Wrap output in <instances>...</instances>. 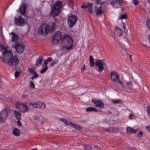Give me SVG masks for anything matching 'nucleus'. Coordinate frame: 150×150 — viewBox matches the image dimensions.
Here are the masks:
<instances>
[{"instance_id": "nucleus-1", "label": "nucleus", "mask_w": 150, "mask_h": 150, "mask_svg": "<svg viewBox=\"0 0 150 150\" xmlns=\"http://www.w3.org/2000/svg\"><path fill=\"white\" fill-rule=\"evenodd\" d=\"M0 50L3 53L2 61L5 63H8L9 66H15L19 63L17 57L13 55L12 51L6 45L0 46Z\"/></svg>"}, {"instance_id": "nucleus-2", "label": "nucleus", "mask_w": 150, "mask_h": 150, "mask_svg": "<svg viewBox=\"0 0 150 150\" xmlns=\"http://www.w3.org/2000/svg\"><path fill=\"white\" fill-rule=\"evenodd\" d=\"M55 23L52 22L47 25L45 24H42L38 29V33L41 35H43L44 33L47 34L51 33L55 29Z\"/></svg>"}, {"instance_id": "nucleus-3", "label": "nucleus", "mask_w": 150, "mask_h": 150, "mask_svg": "<svg viewBox=\"0 0 150 150\" xmlns=\"http://www.w3.org/2000/svg\"><path fill=\"white\" fill-rule=\"evenodd\" d=\"M63 6L62 1H58L51 8L50 15L53 17H56L60 13V9Z\"/></svg>"}, {"instance_id": "nucleus-4", "label": "nucleus", "mask_w": 150, "mask_h": 150, "mask_svg": "<svg viewBox=\"0 0 150 150\" xmlns=\"http://www.w3.org/2000/svg\"><path fill=\"white\" fill-rule=\"evenodd\" d=\"M61 44L67 50H69L71 48L73 45V40L70 36L65 35L62 39Z\"/></svg>"}, {"instance_id": "nucleus-5", "label": "nucleus", "mask_w": 150, "mask_h": 150, "mask_svg": "<svg viewBox=\"0 0 150 150\" xmlns=\"http://www.w3.org/2000/svg\"><path fill=\"white\" fill-rule=\"evenodd\" d=\"M78 19L75 15H71L68 16L67 18V22L69 27H73L76 23Z\"/></svg>"}, {"instance_id": "nucleus-6", "label": "nucleus", "mask_w": 150, "mask_h": 150, "mask_svg": "<svg viewBox=\"0 0 150 150\" xmlns=\"http://www.w3.org/2000/svg\"><path fill=\"white\" fill-rule=\"evenodd\" d=\"M105 62L102 60H98L95 61V66L98 68L96 70L99 72H102L104 69V66L105 65Z\"/></svg>"}, {"instance_id": "nucleus-7", "label": "nucleus", "mask_w": 150, "mask_h": 150, "mask_svg": "<svg viewBox=\"0 0 150 150\" xmlns=\"http://www.w3.org/2000/svg\"><path fill=\"white\" fill-rule=\"evenodd\" d=\"M62 33L59 31H57L54 35L52 38V42L54 44H57L62 38Z\"/></svg>"}, {"instance_id": "nucleus-8", "label": "nucleus", "mask_w": 150, "mask_h": 150, "mask_svg": "<svg viewBox=\"0 0 150 150\" xmlns=\"http://www.w3.org/2000/svg\"><path fill=\"white\" fill-rule=\"evenodd\" d=\"M14 22L16 25L18 26L22 27L26 24L25 20L21 16H19L17 18H15Z\"/></svg>"}, {"instance_id": "nucleus-9", "label": "nucleus", "mask_w": 150, "mask_h": 150, "mask_svg": "<svg viewBox=\"0 0 150 150\" xmlns=\"http://www.w3.org/2000/svg\"><path fill=\"white\" fill-rule=\"evenodd\" d=\"M8 115V112L6 109L0 112V123L5 122Z\"/></svg>"}, {"instance_id": "nucleus-10", "label": "nucleus", "mask_w": 150, "mask_h": 150, "mask_svg": "<svg viewBox=\"0 0 150 150\" xmlns=\"http://www.w3.org/2000/svg\"><path fill=\"white\" fill-rule=\"evenodd\" d=\"M14 46L17 52L19 54L22 53L25 48V46L24 44H20L18 42L16 43Z\"/></svg>"}, {"instance_id": "nucleus-11", "label": "nucleus", "mask_w": 150, "mask_h": 150, "mask_svg": "<svg viewBox=\"0 0 150 150\" xmlns=\"http://www.w3.org/2000/svg\"><path fill=\"white\" fill-rule=\"evenodd\" d=\"M110 78L112 81H115L121 85H123L122 82L119 79V75L117 73L114 71H111Z\"/></svg>"}, {"instance_id": "nucleus-12", "label": "nucleus", "mask_w": 150, "mask_h": 150, "mask_svg": "<svg viewBox=\"0 0 150 150\" xmlns=\"http://www.w3.org/2000/svg\"><path fill=\"white\" fill-rule=\"evenodd\" d=\"M16 107L19 111L22 112H24L28 110V108L25 103H16Z\"/></svg>"}, {"instance_id": "nucleus-13", "label": "nucleus", "mask_w": 150, "mask_h": 150, "mask_svg": "<svg viewBox=\"0 0 150 150\" xmlns=\"http://www.w3.org/2000/svg\"><path fill=\"white\" fill-rule=\"evenodd\" d=\"M30 105L32 106L34 108H37L43 109L45 108V105L44 103L41 102L30 103Z\"/></svg>"}, {"instance_id": "nucleus-14", "label": "nucleus", "mask_w": 150, "mask_h": 150, "mask_svg": "<svg viewBox=\"0 0 150 150\" xmlns=\"http://www.w3.org/2000/svg\"><path fill=\"white\" fill-rule=\"evenodd\" d=\"M81 7L83 8H88V11L91 14L93 13V5L91 3H87L85 4H83L81 5Z\"/></svg>"}, {"instance_id": "nucleus-15", "label": "nucleus", "mask_w": 150, "mask_h": 150, "mask_svg": "<svg viewBox=\"0 0 150 150\" xmlns=\"http://www.w3.org/2000/svg\"><path fill=\"white\" fill-rule=\"evenodd\" d=\"M92 102L95 104V106L96 107H103L104 105V103L100 100H97L95 98H93L92 99Z\"/></svg>"}, {"instance_id": "nucleus-16", "label": "nucleus", "mask_w": 150, "mask_h": 150, "mask_svg": "<svg viewBox=\"0 0 150 150\" xmlns=\"http://www.w3.org/2000/svg\"><path fill=\"white\" fill-rule=\"evenodd\" d=\"M122 2V0H112L110 4L114 8H117L121 6Z\"/></svg>"}, {"instance_id": "nucleus-17", "label": "nucleus", "mask_w": 150, "mask_h": 150, "mask_svg": "<svg viewBox=\"0 0 150 150\" xmlns=\"http://www.w3.org/2000/svg\"><path fill=\"white\" fill-rule=\"evenodd\" d=\"M28 70L30 74L33 75V76H32L31 77V79L32 80L38 77V75L37 72L34 71L31 68H29Z\"/></svg>"}, {"instance_id": "nucleus-18", "label": "nucleus", "mask_w": 150, "mask_h": 150, "mask_svg": "<svg viewBox=\"0 0 150 150\" xmlns=\"http://www.w3.org/2000/svg\"><path fill=\"white\" fill-rule=\"evenodd\" d=\"M26 6L24 3H22L19 7V10L20 13L22 15L25 13Z\"/></svg>"}, {"instance_id": "nucleus-19", "label": "nucleus", "mask_w": 150, "mask_h": 150, "mask_svg": "<svg viewBox=\"0 0 150 150\" xmlns=\"http://www.w3.org/2000/svg\"><path fill=\"white\" fill-rule=\"evenodd\" d=\"M115 34L117 33V35L119 37H120L123 34V32L122 30L119 27H115Z\"/></svg>"}, {"instance_id": "nucleus-20", "label": "nucleus", "mask_w": 150, "mask_h": 150, "mask_svg": "<svg viewBox=\"0 0 150 150\" xmlns=\"http://www.w3.org/2000/svg\"><path fill=\"white\" fill-rule=\"evenodd\" d=\"M126 132L129 134L132 133L135 134L137 132V130L134 129L132 128L127 127V128Z\"/></svg>"}, {"instance_id": "nucleus-21", "label": "nucleus", "mask_w": 150, "mask_h": 150, "mask_svg": "<svg viewBox=\"0 0 150 150\" xmlns=\"http://www.w3.org/2000/svg\"><path fill=\"white\" fill-rule=\"evenodd\" d=\"M95 11L96 13L97 16H100L102 13V10L101 8V6L95 7Z\"/></svg>"}, {"instance_id": "nucleus-22", "label": "nucleus", "mask_w": 150, "mask_h": 150, "mask_svg": "<svg viewBox=\"0 0 150 150\" xmlns=\"http://www.w3.org/2000/svg\"><path fill=\"white\" fill-rule=\"evenodd\" d=\"M43 60V58L41 56L40 57L38 58H37L36 62V65L38 67L40 66L42 63V62Z\"/></svg>"}, {"instance_id": "nucleus-23", "label": "nucleus", "mask_w": 150, "mask_h": 150, "mask_svg": "<svg viewBox=\"0 0 150 150\" xmlns=\"http://www.w3.org/2000/svg\"><path fill=\"white\" fill-rule=\"evenodd\" d=\"M60 121L62 122H64L65 125H70L71 127L72 124H73V123L71 122L70 121L65 120L64 118H61L60 119Z\"/></svg>"}, {"instance_id": "nucleus-24", "label": "nucleus", "mask_w": 150, "mask_h": 150, "mask_svg": "<svg viewBox=\"0 0 150 150\" xmlns=\"http://www.w3.org/2000/svg\"><path fill=\"white\" fill-rule=\"evenodd\" d=\"M14 114L16 118L18 120H20L21 118V113L16 110H14Z\"/></svg>"}, {"instance_id": "nucleus-25", "label": "nucleus", "mask_w": 150, "mask_h": 150, "mask_svg": "<svg viewBox=\"0 0 150 150\" xmlns=\"http://www.w3.org/2000/svg\"><path fill=\"white\" fill-rule=\"evenodd\" d=\"M13 133L16 136H19L20 134V130L17 128H14L13 130Z\"/></svg>"}, {"instance_id": "nucleus-26", "label": "nucleus", "mask_w": 150, "mask_h": 150, "mask_svg": "<svg viewBox=\"0 0 150 150\" xmlns=\"http://www.w3.org/2000/svg\"><path fill=\"white\" fill-rule=\"evenodd\" d=\"M11 33L12 35L11 40L13 42L16 41L18 39V35L14 33Z\"/></svg>"}, {"instance_id": "nucleus-27", "label": "nucleus", "mask_w": 150, "mask_h": 150, "mask_svg": "<svg viewBox=\"0 0 150 150\" xmlns=\"http://www.w3.org/2000/svg\"><path fill=\"white\" fill-rule=\"evenodd\" d=\"M87 112H92L93 111L94 112H97L98 110L95 108L93 107H88L87 108L86 110Z\"/></svg>"}, {"instance_id": "nucleus-28", "label": "nucleus", "mask_w": 150, "mask_h": 150, "mask_svg": "<svg viewBox=\"0 0 150 150\" xmlns=\"http://www.w3.org/2000/svg\"><path fill=\"white\" fill-rule=\"evenodd\" d=\"M89 61L90 63V66L92 67H93L95 63L94 62V59L92 55H91L89 57Z\"/></svg>"}, {"instance_id": "nucleus-29", "label": "nucleus", "mask_w": 150, "mask_h": 150, "mask_svg": "<svg viewBox=\"0 0 150 150\" xmlns=\"http://www.w3.org/2000/svg\"><path fill=\"white\" fill-rule=\"evenodd\" d=\"M71 127L75 128L76 129L79 130H81L82 129L81 127L74 123L73 124H72Z\"/></svg>"}, {"instance_id": "nucleus-30", "label": "nucleus", "mask_w": 150, "mask_h": 150, "mask_svg": "<svg viewBox=\"0 0 150 150\" xmlns=\"http://www.w3.org/2000/svg\"><path fill=\"white\" fill-rule=\"evenodd\" d=\"M85 150H92V147L90 145L87 144L84 147Z\"/></svg>"}, {"instance_id": "nucleus-31", "label": "nucleus", "mask_w": 150, "mask_h": 150, "mask_svg": "<svg viewBox=\"0 0 150 150\" xmlns=\"http://www.w3.org/2000/svg\"><path fill=\"white\" fill-rule=\"evenodd\" d=\"M59 60L58 59H56L53 60L50 65V66H53L55 64H57L58 63Z\"/></svg>"}, {"instance_id": "nucleus-32", "label": "nucleus", "mask_w": 150, "mask_h": 150, "mask_svg": "<svg viewBox=\"0 0 150 150\" xmlns=\"http://www.w3.org/2000/svg\"><path fill=\"white\" fill-rule=\"evenodd\" d=\"M127 87L129 88L132 89L133 87V85L131 81L127 82Z\"/></svg>"}, {"instance_id": "nucleus-33", "label": "nucleus", "mask_w": 150, "mask_h": 150, "mask_svg": "<svg viewBox=\"0 0 150 150\" xmlns=\"http://www.w3.org/2000/svg\"><path fill=\"white\" fill-rule=\"evenodd\" d=\"M105 130L107 132L112 133L114 132V128L113 127H110L105 129Z\"/></svg>"}, {"instance_id": "nucleus-34", "label": "nucleus", "mask_w": 150, "mask_h": 150, "mask_svg": "<svg viewBox=\"0 0 150 150\" xmlns=\"http://www.w3.org/2000/svg\"><path fill=\"white\" fill-rule=\"evenodd\" d=\"M112 102L115 104H122V101L120 99H118L117 100H112Z\"/></svg>"}, {"instance_id": "nucleus-35", "label": "nucleus", "mask_w": 150, "mask_h": 150, "mask_svg": "<svg viewBox=\"0 0 150 150\" xmlns=\"http://www.w3.org/2000/svg\"><path fill=\"white\" fill-rule=\"evenodd\" d=\"M44 67L43 68L42 70L40 71V73L41 74H43L48 69L47 67L44 66Z\"/></svg>"}, {"instance_id": "nucleus-36", "label": "nucleus", "mask_w": 150, "mask_h": 150, "mask_svg": "<svg viewBox=\"0 0 150 150\" xmlns=\"http://www.w3.org/2000/svg\"><path fill=\"white\" fill-rule=\"evenodd\" d=\"M146 24L147 27H148L149 29H150V19L149 18L148 20L146 22Z\"/></svg>"}, {"instance_id": "nucleus-37", "label": "nucleus", "mask_w": 150, "mask_h": 150, "mask_svg": "<svg viewBox=\"0 0 150 150\" xmlns=\"http://www.w3.org/2000/svg\"><path fill=\"white\" fill-rule=\"evenodd\" d=\"M68 4L71 7H72L73 6V2L72 0H68Z\"/></svg>"}, {"instance_id": "nucleus-38", "label": "nucleus", "mask_w": 150, "mask_h": 150, "mask_svg": "<svg viewBox=\"0 0 150 150\" xmlns=\"http://www.w3.org/2000/svg\"><path fill=\"white\" fill-rule=\"evenodd\" d=\"M135 115L132 113H130L129 116V119H134L135 118Z\"/></svg>"}, {"instance_id": "nucleus-39", "label": "nucleus", "mask_w": 150, "mask_h": 150, "mask_svg": "<svg viewBox=\"0 0 150 150\" xmlns=\"http://www.w3.org/2000/svg\"><path fill=\"white\" fill-rule=\"evenodd\" d=\"M127 18V15L126 14H125L120 16L119 18L120 19H126Z\"/></svg>"}, {"instance_id": "nucleus-40", "label": "nucleus", "mask_w": 150, "mask_h": 150, "mask_svg": "<svg viewBox=\"0 0 150 150\" xmlns=\"http://www.w3.org/2000/svg\"><path fill=\"white\" fill-rule=\"evenodd\" d=\"M34 119L35 120V122L38 125V124L39 123V117H35L34 118Z\"/></svg>"}, {"instance_id": "nucleus-41", "label": "nucleus", "mask_w": 150, "mask_h": 150, "mask_svg": "<svg viewBox=\"0 0 150 150\" xmlns=\"http://www.w3.org/2000/svg\"><path fill=\"white\" fill-rule=\"evenodd\" d=\"M20 74V73L17 71H16L15 72V76L16 78L18 77Z\"/></svg>"}, {"instance_id": "nucleus-42", "label": "nucleus", "mask_w": 150, "mask_h": 150, "mask_svg": "<svg viewBox=\"0 0 150 150\" xmlns=\"http://www.w3.org/2000/svg\"><path fill=\"white\" fill-rule=\"evenodd\" d=\"M147 114L150 117V106H149L147 107Z\"/></svg>"}, {"instance_id": "nucleus-43", "label": "nucleus", "mask_w": 150, "mask_h": 150, "mask_svg": "<svg viewBox=\"0 0 150 150\" xmlns=\"http://www.w3.org/2000/svg\"><path fill=\"white\" fill-rule=\"evenodd\" d=\"M30 85L31 87L33 88H35V84L32 81H31L30 82Z\"/></svg>"}, {"instance_id": "nucleus-44", "label": "nucleus", "mask_w": 150, "mask_h": 150, "mask_svg": "<svg viewBox=\"0 0 150 150\" xmlns=\"http://www.w3.org/2000/svg\"><path fill=\"white\" fill-rule=\"evenodd\" d=\"M143 134V132L142 131H140L137 134V136L138 137L140 138L141 137Z\"/></svg>"}, {"instance_id": "nucleus-45", "label": "nucleus", "mask_w": 150, "mask_h": 150, "mask_svg": "<svg viewBox=\"0 0 150 150\" xmlns=\"http://www.w3.org/2000/svg\"><path fill=\"white\" fill-rule=\"evenodd\" d=\"M133 3L135 5H137L138 4L139 2L137 0H133Z\"/></svg>"}, {"instance_id": "nucleus-46", "label": "nucleus", "mask_w": 150, "mask_h": 150, "mask_svg": "<svg viewBox=\"0 0 150 150\" xmlns=\"http://www.w3.org/2000/svg\"><path fill=\"white\" fill-rule=\"evenodd\" d=\"M123 28L124 30V31L126 32L127 31V28L126 27V25L125 23H123Z\"/></svg>"}, {"instance_id": "nucleus-47", "label": "nucleus", "mask_w": 150, "mask_h": 150, "mask_svg": "<svg viewBox=\"0 0 150 150\" xmlns=\"http://www.w3.org/2000/svg\"><path fill=\"white\" fill-rule=\"evenodd\" d=\"M48 62L46 59L44 61V66L47 67Z\"/></svg>"}, {"instance_id": "nucleus-48", "label": "nucleus", "mask_w": 150, "mask_h": 150, "mask_svg": "<svg viewBox=\"0 0 150 150\" xmlns=\"http://www.w3.org/2000/svg\"><path fill=\"white\" fill-rule=\"evenodd\" d=\"M47 61L48 62H51L52 60V59L51 57H48L47 59H46Z\"/></svg>"}, {"instance_id": "nucleus-49", "label": "nucleus", "mask_w": 150, "mask_h": 150, "mask_svg": "<svg viewBox=\"0 0 150 150\" xmlns=\"http://www.w3.org/2000/svg\"><path fill=\"white\" fill-rule=\"evenodd\" d=\"M17 123L18 126H21L22 125V123L20 121V120H18V121H17Z\"/></svg>"}, {"instance_id": "nucleus-50", "label": "nucleus", "mask_w": 150, "mask_h": 150, "mask_svg": "<svg viewBox=\"0 0 150 150\" xmlns=\"http://www.w3.org/2000/svg\"><path fill=\"white\" fill-rule=\"evenodd\" d=\"M146 128L148 131H149V132L150 131V126H146Z\"/></svg>"}, {"instance_id": "nucleus-51", "label": "nucleus", "mask_w": 150, "mask_h": 150, "mask_svg": "<svg viewBox=\"0 0 150 150\" xmlns=\"http://www.w3.org/2000/svg\"><path fill=\"white\" fill-rule=\"evenodd\" d=\"M28 97V96L25 94H23L22 96V98H26Z\"/></svg>"}, {"instance_id": "nucleus-52", "label": "nucleus", "mask_w": 150, "mask_h": 150, "mask_svg": "<svg viewBox=\"0 0 150 150\" xmlns=\"http://www.w3.org/2000/svg\"><path fill=\"white\" fill-rule=\"evenodd\" d=\"M96 3H99L100 0H93Z\"/></svg>"}, {"instance_id": "nucleus-53", "label": "nucleus", "mask_w": 150, "mask_h": 150, "mask_svg": "<svg viewBox=\"0 0 150 150\" xmlns=\"http://www.w3.org/2000/svg\"><path fill=\"white\" fill-rule=\"evenodd\" d=\"M85 66L84 65V67L83 68V69H81V72H83L84 71V70H85Z\"/></svg>"}, {"instance_id": "nucleus-54", "label": "nucleus", "mask_w": 150, "mask_h": 150, "mask_svg": "<svg viewBox=\"0 0 150 150\" xmlns=\"http://www.w3.org/2000/svg\"><path fill=\"white\" fill-rule=\"evenodd\" d=\"M148 39L149 40V41L150 42V35H149L148 38Z\"/></svg>"}, {"instance_id": "nucleus-55", "label": "nucleus", "mask_w": 150, "mask_h": 150, "mask_svg": "<svg viewBox=\"0 0 150 150\" xmlns=\"http://www.w3.org/2000/svg\"><path fill=\"white\" fill-rule=\"evenodd\" d=\"M129 58H130V60H132V57H131L132 56H131V55L130 54H129Z\"/></svg>"}, {"instance_id": "nucleus-56", "label": "nucleus", "mask_w": 150, "mask_h": 150, "mask_svg": "<svg viewBox=\"0 0 150 150\" xmlns=\"http://www.w3.org/2000/svg\"><path fill=\"white\" fill-rule=\"evenodd\" d=\"M148 2H149V3H150V0H148Z\"/></svg>"}]
</instances>
